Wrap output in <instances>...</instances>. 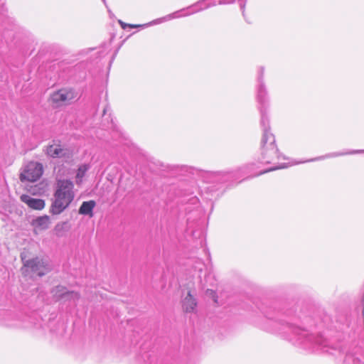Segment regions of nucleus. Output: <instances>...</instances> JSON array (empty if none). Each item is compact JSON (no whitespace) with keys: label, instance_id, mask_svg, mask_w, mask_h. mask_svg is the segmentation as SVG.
Returning a JSON list of instances; mask_svg holds the SVG:
<instances>
[{"label":"nucleus","instance_id":"17","mask_svg":"<svg viewBox=\"0 0 364 364\" xmlns=\"http://www.w3.org/2000/svg\"><path fill=\"white\" fill-rule=\"evenodd\" d=\"M90 168V164H81L78 167V168L77 170V173H76V177H75L77 184H80L82 182L83 178L85 176V173Z\"/></svg>","mask_w":364,"mask_h":364},{"label":"nucleus","instance_id":"23","mask_svg":"<svg viewBox=\"0 0 364 364\" xmlns=\"http://www.w3.org/2000/svg\"><path fill=\"white\" fill-rule=\"evenodd\" d=\"M118 50H119V48L114 51V53H113L112 56V59L110 60V63L114 60L115 56L117 55V53L118 52Z\"/></svg>","mask_w":364,"mask_h":364},{"label":"nucleus","instance_id":"1","mask_svg":"<svg viewBox=\"0 0 364 364\" xmlns=\"http://www.w3.org/2000/svg\"><path fill=\"white\" fill-rule=\"evenodd\" d=\"M262 312L268 320L264 327L266 331L278 333L293 344L312 352L332 353L328 342L321 335L301 328L292 323L294 318L292 311L283 313L270 307L262 310Z\"/></svg>","mask_w":364,"mask_h":364},{"label":"nucleus","instance_id":"12","mask_svg":"<svg viewBox=\"0 0 364 364\" xmlns=\"http://www.w3.org/2000/svg\"><path fill=\"white\" fill-rule=\"evenodd\" d=\"M364 153V149H358V150H350L346 152L343 151H338V152H333L329 153L323 156H321L314 159H311L309 160L305 161L304 162H311V161H320L323 160L328 158H334V157H338L341 156L345 155H350V154H360Z\"/></svg>","mask_w":364,"mask_h":364},{"label":"nucleus","instance_id":"22","mask_svg":"<svg viewBox=\"0 0 364 364\" xmlns=\"http://www.w3.org/2000/svg\"><path fill=\"white\" fill-rule=\"evenodd\" d=\"M246 1L247 0H239L241 9H244Z\"/></svg>","mask_w":364,"mask_h":364},{"label":"nucleus","instance_id":"28","mask_svg":"<svg viewBox=\"0 0 364 364\" xmlns=\"http://www.w3.org/2000/svg\"><path fill=\"white\" fill-rule=\"evenodd\" d=\"M103 1H105V0H103Z\"/></svg>","mask_w":364,"mask_h":364},{"label":"nucleus","instance_id":"6","mask_svg":"<svg viewBox=\"0 0 364 364\" xmlns=\"http://www.w3.org/2000/svg\"><path fill=\"white\" fill-rule=\"evenodd\" d=\"M78 92L72 87L61 88L50 95V100L53 107H60L72 104L79 99Z\"/></svg>","mask_w":364,"mask_h":364},{"label":"nucleus","instance_id":"24","mask_svg":"<svg viewBox=\"0 0 364 364\" xmlns=\"http://www.w3.org/2000/svg\"><path fill=\"white\" fill-rule=\"evenodd\" d=\"M109 107H106L104 109V110H103V116H105V115L106 114V112H107V111H109Z\"/></svg>","mask_w":364,"mask_h":364},{"label":"nucleus","instance_id":"27","mask_svg":"<svg viewBox=\"0 0 364 364\" xmlns=\"http://www.w3.org/2000/svg\"><path fill=\"white\" fill-rule=\"evenodd\" d=\"M118 23H124V22H123V21H122L121 20H119V21H118Z\"/></svg>","mask_w":364,"mask_h":364},{"label":"nucleus","instance_id":"16","mask_svg":"<svg viewBox=\"0 0 364 364\" xmlns=\"http://www.w3.org/2000/svg\"><path fill=\"white\" fill-rule=\"evenodd\" d=\"M186 14H187V13L185 11L181 10V11H178L174 12L173 14L166 15L162 18H160L159 19L153 21L151 23H162L164 21H169L174 20V19L178 18L179 16H186Z\"/></svg>","mask_w":364,"mask_h":364},{"label":"nucleus","instance_id":"13","mask_svg":"<svg viewBox=\"0 0 364 364\" xmlns=\"http://www.w3.org/2000/svg\"><path fill=\"white\" fill-rule=\"evenodd\" d=\"M197 306L196 299L191 294V291L182 301V306L186 312H193Z\"/></svg>","mask_w":364,"mask_h":364},{"label":"nucleus","instance_id":"21","mask_svg":"<svg viewBox=\"0 0 364 364\" xmlns=\"http://www.w3.org/2000/svg\"><path fill=\"white\" fill-rule=\"evenodd\" d=\"M235 1V0H220L219 4H228L233 3Z\"/></svg>","mask_w":364,"mask_h":364},{"label":"nucleus","instance_id":"11","mask_svg":"<svg viewBox=\"0 0 364 364\" xmlns=\"http://www.w3.org/2000/svg\"><path fill=\"white\" fill-rule=\"evenodd\" d=\"M117 32L129 33V34H128L125 37V39L123 41H124L126 39H127L132 35L135 33L137 31H139V30L146 28V26H149V24H117Z\"/></svg>","mask_w":364,"mask_h":364},{"label":"nucleus","instance_id":"25","mask_svg":"<svg viewBox=\"0 0 364 364\" xmlns=\"http://www.w3.org/2000/svg\"><path fill=\"white\" fill-rule=\"evenodd\" d=\"M117 35H118V33H114V34H113V35L112 36V38H113L115 36H117ZM119 38H122L123 37V35H122V34L119 33Z\"/></svg>","mask_w":364,"mask_h":364},{"label":"nucleus","instance_id":"26","mask_svg":"<svg viewBox=\"0 0 364 364\" xmlns=\"http://www.w3.org/2000/svg\"><path fill=\"white\" fill-rule=\"evenodd\" d=\"M191 200H192V203H194L195 202H196L198 200V199L196 198H192Z\"/></svg>","mask_w":364,"mask_h":364},{"label":"nucleus","instance_id":"2","mask_svg":"<svg viewBox=\"0 0 364 364\" xmlns=\"http://www.w3.org/2000/svg\"><path fill=\"white\" fill-rule=\"evenodd\" d=\"M260 164H272V166L267 169L260 171L258 173L253 172L255 164H250L236 170L228 171H210L192 168V173L198 174L205 183L213 184V186L207 187V189L210 191H214L220 188L221 185L223 183L237 181L242 174H250V176H257L288 166L285 163L280 162L281 160L285 159V157L279 152L277 146L269 149L266 148L265 149H262L260 151Z\"/></svg>","mask_w":364,"mask_h":364},{"label":"nucleus","instance_id":"5","mask_svg":"<svg viewBox=\"0 0 364 364\" xmlns=\"http://www.w3.org/2000/svg\"><path fill=\"white\" fill-rule=\"evenodd\" d=\"M23 267L22 272L24 274H33L38 277L45 275L50 271V267L46 260L40 257H35L31 259H26V256L22 253L21 255Z\"/></svg>","mask_w":364,"mask_h":364},{"label":"nucleus","instance_id":"15","mask_svg":"<svg viewBox=\"0 0 364 364\" xmlns=\"http://www.w3.org/2000/svg\"><path fill=\"white\" fill-rule=\"evenodd\" d=\"M96 203L95 200L84 201L79 208V213L92 217L93 209Z\"/></svg>","mask_w":364,"mask_h":364},{"label":"nucleus","instance_id":"19","mask_svg":"<svg viewBox=\"0 0 364 364\" xmlns=\"http://www.w3.org/2000/svg\"><path fill=\"white\" fill-rule=\"evenodd\" d=\"M110 42L103 45V50L100 51L102 57L105 56L109 52Z\"/></svg>","mask_w":364,"mask_h":364},{"label":"nucleus","instance_id":"10","mask_svg":"<svg viewBox=\"0 0 364 364\" xmlns=\"http://www.w3.org/2000/svg\"><path fill=\"white\" fill-rule=\"evenodd\" d=\"M20 199L26 203L30 208L41 210L45 207V200L40 198H34L27 194L21 196Z\"/></svg>","mask_w":364,"mask_h":364},{"label":"nucleus","instance_id":"7","mask_svg":"<svg viewBox=\"0 0 364 364\" xmlns=\"http://www.w3.org/2000/svg\"><path fill=\"white\" fill-rule=\"evenodd\" d=\"M43 172V168L41 163L30 161L25 166L20 175V179L22 182H34L41 178Z\"/></svg>","mask_w":364,"mask_h":364},{"label":"nucleus","instance_id":"4","mask_svg":"<svg viewBox=\"0 0 364 364\" xmlns=\"http://www.w3.org/2000/svg\"><path fill=\"white\" fill-rule=\"evenodd\" d=\"M74 185L68 180H60L57 183V189L54 193L50 212L58 215L63 212L74 199Z\"/></svg>","mask_w":364,"mask_h":364},{"label":"nucleus","instance_id":"3","mask_svg":"<svg viewBox=\"0 0 364 364\" xmlns=\"http://www.w3.org/2000/svg\"><path fill=\"white\" fill-rule=\"evenodd\" d=\"M264 68L261 66L257 70V84L256 86V100L257 102V109L261 116L260 126L262 130L260 151L266 148L269 149L277 146L275 136L270 131L269 119L268 116L269 99L264 82Z\"/></svg>","mask_w":364,"mask_h":364},{"label":"nucleus","instance_id":"20","mask_svg":"<svg viewBox=\"0 0 364 364\" xmlns=\"http://www.w3.org/2000/svg\"><path fill=\"white\" fill-rule=\"evenodd\" d=\"M207 294L212 296L214 298V301L217 303V299L215 298V292L213 290L208 289L206 291Z\"/></svg>","mask_w":364,"mask_h":364},{"label":"nucleus","instance_id":"9","mask_svg":"<svg viewBox=\"0 0 364 364\" xmlns=\"http://www.w3.org/2000/svg\"><path fill=\"white\" fill-rule=\"evenodd\" d=\"M52 294L56 299L72 300L75 301L79 299L80 294L75 291H69L63 286H57L52 290Z\"/></svg>","mask_w":364,"mask_h":364},{"label":"nucleus","instance_id":"14","mask_svg":"<svg viewBox=\"0 0 364 364\" xmlns=\"http://www.w3.org/2000/svg\"><path fill=\"white\" fill-rule=\"evenodd\" d=\"M50 224V217L46 215L37 217L32 222V225L34 228L39 230H47L49 228Z\"/></svg>","mask_w":364,"mask_h":364},{"label":"nucleus","instance_id":"8","mask_svg":"<svg viewBox=\"0 0 364 364\" xmlns=\"http://www.w3.org/2000/svg\"><path fill=\"white\" fill-rule=\"evenodd\" d=\"M46 154L53 159L63 158L70 159L72 158V152L69 149L63 146L59 140H53L52 144L45 149Z\"/></svg>","mask_w":364,"mask_h":364},{"label":"nucleus","instance_id":"18","mask_svg":"<svg viewBox=\"0 0 364 364\" xmlns=\"http://www.w3.org/2000/svg\"><path fill=\"white\" fill-rule=\"evenodd\" d=\"M68 222H63L58 223L55 227V231L58 235H59L63 231L68 229Z\"/></svg>","mask_w":364,"mask_h":364}]
</instances>
